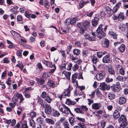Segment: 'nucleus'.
<instances>
[{
	"mask_svg": "<svg viewBox=\"0 0 128 128\" xmlns=\"http://www.w3.org/2000/svg\"><path fill=\"white\" fill-rule=\"evenodd\" d=\"M59 109L63 114H64L68 115L70 113L71 115L73 114L70 108L64 104H62L60 105L59 107Z\"/></svg>",
	"mask_w": 128,
	"mask_h": 128,
	"instance_id": "obj_1",
	"label": "nucleus"
},
{
	"mask_svg": "<svg viewBox=\"0 0 128 128\" xmlns=\"http://www.w3.org/2000/svg\"><path fill=\"white\" fill-rule=\"evenodd\" d=\"M102 24H100L98 26L96 30L97 33V36L98 38H102L106 36V34L103 31Z\"/></svg>",
	"mask_w": 128,
	"mask_h": 128,
	"instance_id": "obj_2",
	"label": "nucleus"
},
{
	"mask_svg": "<svg viewBox=\"0 0 128 128\" xmlns=\"http://www.w3.org/2000/svg\"><path fill=\"white\" fill-rule=\"evenodd\" d=\"M126 116L124 114L122 115L120 118L118 119V121L119 122H121L120 125H127L128 122Z\"/></svg>",
	"mask_w": 128,
	"mask_h": 128,
	"instance_id": "obj_3",
	"label": "nucleus"
},
{
	"mask_svg": "<svg viewBox=\"0 0 128 128\" xmlns=\"http://www.w3.org/2000/svg\"><path fill=\"white\" fill-rule=\"evenodd\" d=\"M44 112L48 114H51L53 109H52L50 104L46 103L44 106Z\"/></svg>",
	"mask_w": 128,
	"mask_h": 128,
	"instance_id": "obj_4",
	"label": "nucleus"
},
{
	"mask_svg": "<svg viewBox=\"0 0 128 128\" xmlns=\"http://www.w3.org/2000/svg\"><path fill=\"white\" fill-rule=\"evenodd\" d=\"M100 88L101 90H109L110 87V85H107L105 82H102L101 83L100 85Z\"/></svg>",
	"mask_w": 128,
	"mask_h": 128,
	"instance_id": "obj_5",
	"label": "nucleus"
},
{
	"mask_svg": "<svg viewBox=\"0 0 128 128\" xmlns=\"http://www.w3.org/2000/svg\"><path fill=\"white\" fill-rule=\"evenodd\" d=\"M71 74V73L70 72H66L64 71H61L59 73V75L63 77L65 76L68 79H70Z\"/></svg>",
	"mask_w": 128,
	"mask_h": 128,
	"instance_id": "obj_6",
	"label": "nucleus"
},
{
	"mask_svg": "<svg viewBox=\"0 0 128 128\" xmlns=\"http://www.w3.org/2000/svg\"><path fill=\"white\" fill-rule=\"evenodd\" d=\"M106 75V74L104 72H102L100 73H98L96 75V79L98 80H100L102 79Z\"/></svg>",
	"mask_w": 128,
	"mask_h": 128,
	"instance_id": "obj_7",
	"label": "nucleus"
},
{
	"mask_svg": "<svg viewBox=\"0 0 128 128\" xmlns=\"http://www.w3.org/2000/svg\"><path fill=\"white\" fill-rule=\"evenodd\" d=\"M99 19L98 17H94L92 20V24L94 27H96L98 24Z\"/></svg>",
	"mask_w": 128,
	"mask_h": 128,
	"instance_id": "obj_8",
	"label": "nucleus"
},
{
	"mask_svg": "<svg viewBox=\"0 0 128 128\" xmlns=\"http://www.w3.org/2000/svg\"><path fill=\"white\" fill-rule=\"evenodd\" d=\"M120 86L115 85L114 84L110 87L112 90L114 92L118 91L120 90Z\"/></svg>",
	"mask_w": 128,
	"mask_h": 128,
	"instance_id": "obj_9",
	"label": "nucleus"
},
{
	"mask_svg": "<svg viewBox=\"0 0 128 128\" xmlns=\"http://www.w3.org/2000/svg\"><path fill=\"white\" fill-rule=\"evenodd\" d=\"M78 74L76 73H75L72 75V82L73 83L76 82L77 84L78 83L77 80H76L78 78Z\"/></svg>",
	"mask_w": 128,
	"mask_h": 128,
	"instance_id": "obj_10",
	"label": "nucleus"
},
{
	"mask_svg": "<svg viewBox=\"0 0 128 128\" xmlns=\"http://www.w3.org/2000/svg\"><path fill=\"white\" fill-rule=\"evenodd\" d=\"M110 56L106 55L104 56L102 59V62L104 63H108L110 60Z\"/></svg>",
	"mask_w": 128,
	"mask_h": 128,
	"instance_id": "obj_11",
	"label": "nucleus"
},
{
	"mask_svg": "<svg viewBox=\"0 0 128 128\" xmlns=\"http://www.w3.org/2000/svg\"><path fill=\"white\" fill-rule=\"evenodd\" d=\"M101 106L102 105L100 103H94L92 104V109H94L98 110L99 109Z\"/></svg>",
	"mask_w": 128,
	"mask_h": 128,
	"instance_id": "obj_12",
	"label": "nucleus"
},
{
	"mask_svg": "<svg viewBox=\"0 0 128 128\" xmlns=\"http://www.w3.org/2000/svg\"><path fill=\"white\" fill-rule=\"evenodd\" d=\"M109 40L107 39H105L103 42L102 46L104 48H108L109 46Z\"/></svg>",
	"mask_w": 128,
	"mask_h": 128,
	"instance_id": "obj_13",
	"label": "nucleus"
},
{
	"mask_svg": "<svg viewBox=\"0 0 128 128\" xmlns=\"http://www.w3.org/2000/svg\"><path fill=\"white\" fill-rule=\"evenodd\" d=\"M120 115V112L117 110H115L113 114V118L115 119L118 118Z\"/></svg>",
	"mask_w": 128,
	"mask_h": 128,
	"instance_id": "obj_14",
	"label": "nucleus"
},
{
	"mask_svg": "<svg viewBox=\"0 0 128 128\" xmlns=\"http://www.w3.org/2000/svg\"><path fill=\"white\" fill-rule=\"evenodd\" d=\"M108 34L110 36L112 37L114 39H116L117 38V35L115 32L111 30L109 31Z\"/></svg>",
	"mask_w": 128,
	"mask_h": 128,
	"instance_id": "obj_15",
	"label": "nucleus"
},
{
	"mask_svg": "<svg viewBox=\"0 0 128 128\" xmlns=\"http://www.w3.org/2000/svg\"><path fill=\"white\" fill-rule=\"evenodd\" d=\"M75 96H82L84 98H85V95L82 92L81 90H79L78 91L77 90H76L74 92Z\"/></svg>",
	"mask_w": 128,
	"mask_h": 128,
	"instance_id": "obj_16",
	"label": "nucleus"
},
{
	"mask_svg": "<svg viewBox=\"0 0 128 128\" xmlns=\"http://www.w3.org/2000/svg\"><path fill=\"white\" fill-rule=\"evenodd\" d=\"M118 20L120 21H122L125 19L124 13L120 12L118 16Z\"/></svg>",
	"mask_w": 128,
	"mask_h": 128,
	"instance_id": "obj_17",
	"label": "nucleus"
},
{
	"mask_svg": "<svg viewBox=\"0 0 128 128\" xmlns=\"http://www.w3.org/2000/svg\"><path fill=\"white\" fill-rule=\"evenodd\" d=\"M107 52L106 51L99 52H97V55L98 58H100L103 55L107 54Z\"/></svg>",
	"mask_w": 128,
	"mask_h": 128,
	"instance_id": "obj_18",
	"label": "nucleus"
},
{
	"mask_svg": "<svg viewBox=\"0 0 128 128\" xmlns=\"http://www.w3.org/2000/svg\"><path fill=\"white\" fill-rule=\"evenodd\" d=\"M84 36L86 39L90 41H94V37H91L90 35L86 32L84 34Z\"/></svg>",
	"mask_w": 128,
	"mask_h": 128,
	"instance_id": "obj_19",
	"label": "nucleus"
},
{
	"mask_svg": "<svg viewBox=\"0 0 128 128\" xmlns=\"http://www.w3.org/2000/svg\"><path fill=\"white\" fill-rule=\"evenodd\" d=\"M126 102V99L124 97H122L120 98L119 103L120 104H124Z\"/></svg>",
	"mask_w": 128,
	"mask_h": 128,
	"instance_id": "obj_20",
	"label": "nucleus"
},
{
	"mask_svg": "<svg viewBox=\"0 0 128 128\" xmlns=\"http://www.w3.org/2000/svg\"><path fill=\"white\" fill-rule=\"evenodd\" d=\"M18 98L20 99V101L19 102V104L20 105L22 104H23V101L24 100L22 95L20 94H19L18 93Z\"/></svg>",
	"mask_w": 128,
	"mask_h": 128,
	"instance_id": "obj_21",
	"label": "nucleus"
},
{
	"mask_svg": "<svg viewBox=\"0 0 128 128\" xmlns=\"http://www.w3.org/2000/svg\"><path fill=\"white\" fill-rule=\"evenodd\" d=\"M45 120L46 122L49 124L53 125L54 124V121L52 119L48 118H46Z\"/></svg>",
	"mask_w": 128,
	"mask_h": 128,
	"instance_id": "obj_22",
	"label": "nucleus"
},
{
	"mask_svg": "<svg viewBox=\"0 0 128 128\" xmlns=\"http://www.w3.org/2000/svg\"><path fill=\"white\" fill-rule=\"evenodd\" d=\"M108 71L109 74L112 75H114L115 74L114 70L111 66L108 67Z\"/></svg>",
	"mask_w": 128,
	"mask_h": 128,
	"instance_id": "obj_23",
	"label": "nucleus"
},
{
	"mask_svg": "<svg viewBox=\"0 0 128 128\" xmlns=\"http://www.w3.org/2000/svg\"><path fill=\"white\" fill-rule=\"evenodd\" d=\"M18 93L15 94L14 96V98L12 99V100L13 102L16 103L18 100Z\"/></svg>",
	"mask_w": 128,
	"mask_h": 128,
	"instance_id": "obj_24",
	"label": "nucleus"
},
{
	"mask_svg": "<svg viewBox=\"0 0 128 128\" xmlns=\"http://www.w3.org/2000/svg\"><path fill=\"white\" fill-rule=\"evenodd\" d=\"M125 46L122 44L118 48L119 51L121 52H123L125 50Z\"/></svg>",
	"mask_w": 128,
	"mask_h": 128,
	"instance_id": "obj_25",
	"label": "nucleus"
},
{
	"mask_svg": "<svg viewBox=\"0 0 128 128\" xmlns=\"http://www.w3.org/2000/svg\"><path fill=\"white\" fill-rule=\"evenodd\" d=\"M75 103L76 102L75 101H72L69 99H67L66 102V104L68 105H74L75 104Z\"/></svg>",
	"mask_w": 128,
	"mask_h": 128,
	"instance_id": "obj_26",
	"label": "nucleus"
},
{
	"mask_svg": "<svg viewBox=\"0 0 128 128\" xmlns=\"http://www.w3.org/2000/svg\"><path fill=\"white\" fill-rule=\"evenodd\" d=\"M88 3H89V1L88 0L86 1H84L82 0L80 2L79 6L80 8H82L85 4Z\"/></svg>",
	"mask_w": 128,
	"mask_h": 128,
	"instance_id": "obj_27",
	"label": "nucleus"
},
{
	"mask_svg": "<svg viewBox=\"0 0 128 128\" xmlns=\"http://www.w3.org/2000/svg\"><path fill=\"white\" fill-rule=\"evenodd\" d=\"M10 32L12 36L15 37H18L20 36L19 34L12 30H11Z\"/></svg>",
	"mask_w": 128,
	"mask_h": 128,
	"instance_id": "obj_28",
	"label": "nucleus"
},
{
	"mask_svg": "<svg viewBox=\"0 0 128 128\" xmlns=\"http://www.w3.org/2000/svg\"><path fill=\"white\" fill-rule=\"evenodd\" d=\"M18 63L16 65V66L19 67L21 70H22L24 67V65L22 62L18 61Z\"/></svg>",
	"mask_w": 128,
	"mask_h": 128,
	"instance_id": "obj_29",
	"label": "nucleus"
},
{
	"mask_svg": "<svg viewBox=\"0 0 128 128\" xmlns=\"http://www.w3.org/2000/svg\"><path fill=\"white\" fill-rule=\"evenodd\" d=\"M43 102L44 100L42 98H38V103H39L42 107H44L45 106Z\"/></svg>",
	"mask_w": 128,
	"mask_h": 128,
	"instance_id": "obj_30",
	"label": "nucleus"
},
{
	"mask_svg": "<svg viewBox=\"0 0 128 128\" xmlns=\"http://www.w3.org/2000/svg\"><path fill=\"white\" fill-rule=\"evenodd\" d=\"M107 96L108 98L110 100L113 99L115 97V95L114 94L110 93H109Z\"/></svg>",
	"mask_w": 128,
	"mask_h": 128,
	"instance_id": "obj_31",
	"label": "nucleus"
},
{
	"mask_svg": "<svg viewBox=\"0 0 128 128\" xmlns=\"http://www.w3.org/2000/svg\"><path fill=\"white\" fill-rule=\"evenodd\" d=\"M49 73L48 72H43L42 74V77L46 79L48 77H49Z\"/></svg>",
	"mask_w": 128,
	"mask_h": 128,
	"instance_id": "obj_32",
	"label": "nucleus"
},
{
	"mask_svg": "<svg viewBox=\"0 0 128 128\" xmlns=\"http://www.w3.org/2000/svg\"><path fill=\"white\" fill-rule=\"evenodd\" d=\"M113 60L114 62H116L119 64L122 62L121 60L116 57H115L114 58Z\"/></svg>",
	"mask_w": 128,
	"mask_h": 128,
	"instance_id": "obj_33",
	"label": "nucleus"
},
{
	"mask_svg": "<svg viewBox=\"0 0 128 128\" xmlns=\"http://www.w3.org/2000/svg\"><path fill=\"white\" fill-rule=\"evenodd\" d=\"M44 100L48 103H50L52 101V99L50 96L47 95L46 97L44 98Z\"/></svg>",
	"mask_w": 128,
	"mask_h": 128,
	"instance_id": "obj_34",
	"label": "nucleus"
},
{
	"mask_svg": "<svg viewBox=\"0 0 128 128\" xmlns=\"http://www.w3.org/2000/svg\"><path fill=\"white\" fill-rule=\"evenodd\" d=\"M52 111H53V113L52 114L54 116H58L60 115L59 112L56 110H55L53 109Z\"/></svg>",
	"mask_w": 128,
	"mask_h": 128,
	"instance_id": "obj_35",
	"label": "nucleus"
},
{
	"mask_svg": "<svg viewBox=\"0 0 128 128\" xmlns=\"http://www.w3.org/2000/svg\"><path fill=\"white\" fill-rule=\"evenodd\" d=\"M34 121L33 120H31L30 121V125L33 128H35Z\"/></svg>",
	"mask_w": 128,
	"mask_h": 128,
	"instance_id": "obj_36",
	"label": "nucleus"
},
{
	"mask_svg": "<svg viewBox=\"0 0 128 128\" xmlns=\"http://www.w3.org/2000/svg\"><path fill=\"white\" fill-rule=\"evenodd\" d=\"M63 125L64 128H70V125L68 122L67 121L64 122Z\"/></svg>",
	"mask_w": 128,
	"mask_h": 128,
	"instance_id": "obj_37",
	"label": "nucleus"
},
{
	"mask_svg": "<svg viewBox=\"0 0 128 128\" xmlns=\"http://www.w3.org/2000/svg\"><path fill=\"white\" fill-rule=\"evenodd\" d=\"M73 52L74 54L78 56L80 54V51L79 50L75 49L73 50Z\"/></svg>",
	"mask_w": 128,
	"mask_h": 128,
	"instance_id": "obj_38",
	"label": "nucleus"
},
{
	"mask_svg": "<svg viewBox=\"0 0 128 128\" xmlns=\"http://www.w3.org/2000/svg\"><path fill=\"white\" fill-rule=\"evenodd\" d=\"M98 60H99L98 59L97 57L94 56H93L92 61L94 63L96 64Z\"/></svg>",
	"mask_w": 128,
	"mask_h": 128,
	"instance_id": "obj_39",
	"label": "nucleus"
},
{
	"mask_svg": "<svg viewBox=\"0 0 128 128\" xmlns=\"http://www.w3.org/2000/svg\"><path fill=\"white\" fill-rule=\"evenodd\" d=\"M38 82L39 84L42 85L44 83V80L43 79L40 78L39 79L38 78Z\"/></svg>",
	"mask_w": 128,
	"mask_h": 128,
	"instance_id": "obj_40",
	"label": "nucleus"
},
{
	"mask_svg": "<svg viewBox=\"0 0 128 128\" xmlns=\"http://www.w3.org/2000/svg\"><path fill=\"white\" fill-rule=\"evenodd\" d=\"M69 121L70 124L71 125H72L74 124V123L75 122V120L72 117H70V118Z\"/></svg>",
	"mask_w": 128,
	"mask_h": 128,
	"instance_id": "obj_41",
	"label": "nucleus"
},
{
	"mask_svg": "<svg viewBox=\"0 0 128 128\" xmlns=\"http://www.w3.org/2000/svg\"><path fill=\"white\" fill-rule=\"evenodd\" d=\"M113 81V79L110 78L109 76H107L106 78V81L108 83L112 82Z\"/></svg>",
	"mask_w": 128,
	"mask_h": 128,
	"instance_id": "obj_42",
	"label": "nucleus"
},
{
	"mask_svg": "<svg viewBox=\"0 0 128 128\" xmlns=\"http://www.w3.org/2000/svg\"><path fill=\"white\" fill-rule=\"evenodd\" d=\"M48 84L50 86H51L53 88L54 87V83L53 81L51 80H49L48 81Z\"/></svg>",
	"mask_w": 128,
	"mask_h": 128,
	"instance_id": "obj_43",
	"label": "nucleus"
},
{
	"mask_svg": "<svg viewBox=\"0 0 128 128\" xmlns=\"http://www.w3.org/2000/svg\"><path fill=\"white\" fill-rule=\"evenodd\" d=\"M36 121L38 123L42 124L44 120L42 118L39 117L37 118Z\"/></svg>",
	"mask_w": 128,
	"mask_h": 128,
	"instance_id": "obj_44",
	"label": "nucleus"
},
{
	"mask_svg": "<svg viewBox=\"0 0 128 128\" xmlns=\"http://www.w3.org/2000/svg\"><path fill=\"white\" fill-rule=\"evenodd\" d=\"M84 25L86 28L89 27L90 26V22L89 21L86 20L84 23Z\"/></svg>",
	"mask_w": 128,
	"mask_h": 128,
	"instance_id": "obj_45",
	"label": "nucleus"
},
{
	"mask_svg": "<svg viewBox=\"0 0 128 128\" xmlns=\"http://www.w3.org/2000/svg\"><path fill=\"white\" fill-rule=\"evenodd\" d=\"M121 68H120L119 70L120 73L122 75L124 76V70L123 68L121 66Z\"/></svg>",
	"mask_w": 128,
	"mask_h": 128,
	"instance_id": "obj_46",
	"label": "nucleus"
},
{
	"mask_svg": "<svg viewBox=\"0 0 128 128\" xmlns=\"http://www.w3.org/2000/svg\"><path fill=\"white\" fill-rule=\"evenodd\" d=\"M70 92H69V91H68L67 90L66 91L64 92L63 93L64 95V98L66 96H70Z\"/></svg>",
	"mask_w": 128,
	"mask_h": 128,
	"instance_id": "obj_47",
	"label": "nucleus"
},
{
	"mask_svg": "<svg viewBox=\"0 0 128 128\" xmlns=\"http://www.w3.org/2000/svg\"><path fill=\"white\" fill-rule=\"evenodd\" d=\"M78 66L77 64H76L74 65L72 68V70L74 71H76L78 69Z\"/></svg>",
	"mask_w": 128,
	"mask_h": 128,
	"instance_id": "obj_48",
	"label": "nucleus"
},
{
	"mask_svg": "<svg viewBox=\"0 0 128 128\" xmlns=\"http://www.w3.org/2000/svg\"><path fill=\"white\" fill-rule=\"evenodd\" d=\"M55 128H61L60 125V122H56L54 125Z\"/></svg>",
	"mask_w": 128,
	"mask_h": 128,
	"instance_id": "obj_49",
	"label": "nucleus"
},
{
	"mask_svg": "<svg viewBox=\"0 0 128 128\" xmlns=\"http://www.w3.org/2000/svg\"><path fill=\"white\" fill-rule=\"evenodd\" d=\"M78 125L81 128H87L85 124L83 123H78Z\"/></svg>",
	"mask_w": 128,
	"mask_h": 128,
	"instance_id": "obj_50",
	"label": "nucleus"
},
{
	"mask_svg": "<svg viewBox=\"0 0 128 128\" xmlns=\"http://www.w3.org/2000/svg\"><path fill=\"white\" fill-rule=\"evenodd\" d=\"M118 8L114 6L112 10V13L111 14H112L114 13H116L118 10Z\"/></svg>",
	"mask_w": 128,
	"mask_h": 128,
	"instance_id": "obj_51",
	"label": "nucleus"
},
{
	"mask_svg": "<svg viewBox=\"0 0 128 128\" xmlns=\"http://www.w3.org/2000/svg\"><path fill=\"white\" fill-rule=\"evenodd\" d=\"M116 79L118 81L123 82V76H118L116 77Z\"/></svg>",
	"mask_w": 128,
	"mask_h": 128,
	"instance_id": "obj_52",
	"label": "nucleus"
},
{
	"mask_svg": "<svg viewBox=\"0 0 128 128\" xmlns=\"http://www.w3.org/2000/svg\"><path fill=\"white\" fill-rule=\"evenodd\" d=\"M76 118L78 120L82 122H85L84 118H82L79 117H76Z\"/></svg>",
	"mask_w": 128,
	"mask_h": 128,
	"instance_id": "obj_53",
	"label": "nucleus"
},
{
	"mask_svg": "<svg viewBox=\"0 0 128 128\" xmlns=\"http://www.w3.org/2000/svg\"><path fill=\"white\" fill-rule=\"evenodd\" d=\"M88 51H89L87 50H84L82 52V54L83 56H87Z\"/></svg>",
	"mask_w": 128,
	"mask_h": 128,
	"instance_id": "obj_54",
	"label": "nucleus"
},
{
	"mask_svg": "<svg viewBox=\"0 0 128 128\" xmlns=\"http://www.w3.org/2000/svg\"><path fill=\"white\" fill-rule=\"evenodd\" d=\"M17 20L18 21L21 22L22 21L23 19L22 16L21 15L18 16L17 17Z\"/></svg>",
	"mask_w": 128,
	"mask_h": 128,
	"instance_id": "obj_55",
	"label": "nucleus"
},
{
	"mask_svg": "<svg viewBox=\"0 0 128 128\" xmlns=\"http://www.w3.org/2000/svg\"><path fill=\"white\" fill-rule=\"evenodd\" d=\"M30 15L31 14L28 11H26L25 13V16L28 18H30Z\"/></svg>",
	"mask_w": 128,
	"mask_h": 128,
	"instance_id": "obj_56",
	"label": "nucleus"
},
{
	"mask_svg": "<svg viewBox=\"0 0 128 128\" xmlns=\"http://www.w3.org/2000/svg\"><path fill=\"white\" fill-rule=\"evenodd\" d=\"M70 18L67 19L65 21V24L66 25H68L70 24Z\"/></svg>",
	"mask_w": 128,
	"mask_h": 128,
	"instance_id": "obj_57",
	"label": "nucleus"
},
{
	"mask_svg": "<svg viewBox=\"0 0 128 128\" xmlns=\"http://www.w3.org/2000/svg\"><path fill=\"white\" fill-rule=\"evenodd\" d=\"M70 24L71 25L74 24L76 22V19L74 18H72L71 19L70 18Z\"/></svg>",
	"mask_w": 128,
	"mask_h": 128,
	"instance_id": "obj_58",
	"label": "nucleus"
},
{
	"mask_svg": "<svg viewBox=\"0 0 128 128\" xmlns=\"http://www.w3.org/2000/svg\"><path fill=\"white\" fill-rule=\"evenodd\" d=\"M106 10L107 11V12L111 14L112 13V10L110 7H107L106 8Z\"/></svg>",
	"mask_w": 128,
	"mask_h": 128,
	"instance_id": "obj_59",
	"label": "nucleus"
},
{
	"mask_svg": "<svg viewBox=\"0 0 128 128\" xmlns=\"http://www.w3.org/2000/svg\"><path fill=\"white\" fill-rule=\"evenodd\" d=\"M3 63H8L10 61L8 60L7 58H4L3 60Z\"/></svg>",
	"mask_w": 128,
	"mask_h": 128,
	"instance_id": "obj_60",
	"label": "nucleus"
},
{
	"mask_svg": "<svg viewBox=\"0 0 128 128\" xmlns=\"http://www.w3.org/2000/svg\"><path fill=\"white\" fill-rule=\"evenodd\" d=\"M36 112L32 111L31 112L30 115L31 117L33 118L36 116Z\"/></svg>",
	"mask_w": 128,
	"mask_h": 128,
	"instance_id": "obj_61",
	"label": "nucleus"
},
{
	"mask_svg": "<svg viewBox=\"0 0 128 128\" xmlns=\"http://www.w3.org/2000/svg\"><path fill=\"white\" fill-rule=\"evenodd\" d=\"M16 103L14 102L13 103H9V105L11 106L12 108H13L15 106Z\"/></svg>",
	"mask_w": 128,
	"mask_h": 128,
	"instance_id": "obj_62",
	"label": "nucleus"
},
{
	"mask_svg": "<svg viewBox=\"0 0 128 128\" xmlns=\"http://www.w3.org/2000/svg\"><path fill=\"white\" fill-rule=\"evenodd\" d=\"M47 96L46 92H42V98H45Z\"/></svg>",
	"mask_w": 128,
	"mask_h": 128,
	"instance_id": "obj_63",
	"label": "nucleus"
},
{
	"mask_svg": "<svg viewBox=\"0 0 128 128\" xmlns=\"http://www.w3.org/2000/svg\"><path fill=\"white\" fill-rule=\"evenodd\" d=\"M72 66V64L71 63H69L68 64L67 70H71Z\"/></svg>",
	"mask_w": 128,
	"mask_h": 128,
	"instance_id": "obj_64",
	"label": "nucleus"
}]
</instances>
